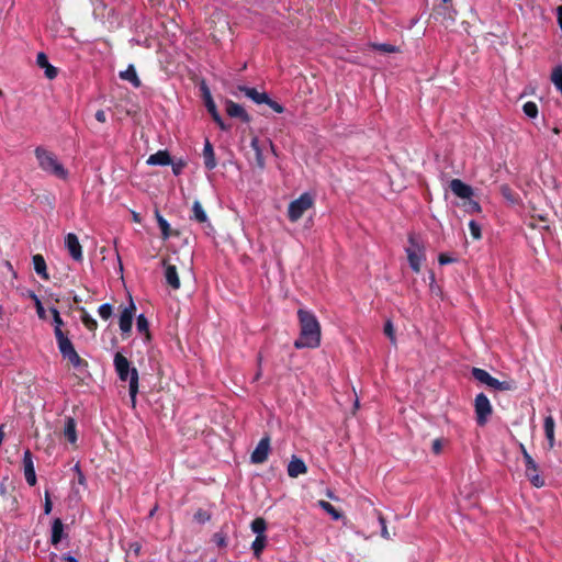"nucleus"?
Returning <instances> with one entry per match:
<instances>
[{
	"label": "nucleus",
	"instance_id": "f257e3e1",
	"mask_svg": "<svg viewBox=\"0 0 562 562\" xmlns=\"http://www.w3.org/2000/svg\"><path fill=\"white\" fill-rule=\"evenodd\" d=\"M300 336L294 341L296 349L317 348L321 345V325L315 315L305 310L297 311Z\"/></svg>",
	"mask_w": 562,
	"mask_h": 562
},
{
	"label": "nucleus",
	"instance_id": "6e6552de",
	"mask_svg": "<svg viewBox=\"0 0 562 562\" xmlns=\"http://www.w3.org/2000/svg\"><path fill=\"white\" fill-rule=\"evenodd\" d=\"M57 345L64 359L68 360L75 368L87 366V362L80 358L75 350L70 339L66 335H58Z\"/></svg>",
	"mask_w": 562,
	"mask_h": 562
},
{
	"label": "nucleus",
	"instance_id": "e2e57ef3",
	"mask_svg": "<svg viewBox=\"0 0 562 562\" xmlns=\"http://www.w3.org/2000/svg\"><path fill=\"white\" fill-rule=\"evenodd\" d=\"M2 94H3V92H2V90L0 89V97H2Z\"/></svg>",
	"mask_w": 562,
	"mask_h": 562
},
{
	"label": "nucleus",
	"instance_id": "c85d7f7f",
	"mask_svg": "<svg viewBox=\"0 0 562 562\" xmlns=\"http://www.w3.org/2000/svg\"><path fill=\"white\" fill-rule=\"evenodd\" d=\"M250 528L254 533L257 535V537H266L265 531L267 529L266 520L261 517H258L252 520Z\"/></svg>",
	"mask_w": 562,
	"mask_h": 562
},
{
	"label": "nucleus",
	"instance_id": "9b49d317",
	"mask_svg": "<svg viewBox=\"0 0 562 562\" xmlns=\"http://www.w3.org/2000/svg\"><path fill=\"white\" fill-rule=\"evenodd\" d=\"M409 244L411 246L406 249L409 266L415 272H419L425 260L424 249L413 237L409 238Z\"/></svg>",
	"mask_w": 562,
	"mask_h": 562
},
{
	"label": "nucleus",
	"instance_id": "0eeeda50",
	"mask_svg": "<svg viewBox=\"0 0 562 562\" xmlns=\"http://www.w3.org/2000/svg\"><path fill=\"white\" fill-rule=\"evenodd\" d=\"M236 90L244 93L245 97L249 98L256 104H267L276 113H282L284 111V108L280 103L270 99L266 92H259L256 88L237 85Z\"/></svg>",
	"mask_w": 562,
	"mask_h": 562
},
{
	"label": "nucleus",
	"instance_id": "c9c22d12",
	"mask_svg": "<svg viewBox=\"0 0 562 562\" xmlns=\"http://www.w3.org/2000/svg\"><path fill=\"white\" fill-rule=\"evenodd\" d=\"M372 48L385 54L397 53L400 49L397 46L386 43H373Z\"/></svg>",
	"mask_w": 562,
	"mask_h": 562
},
{
	"label": "nucleus",
	"instance_id": "8fccbe9b",
	"mask_svg": "<svg viewBox=\"0 0 562 562\" xmlns=\"http://www.w3.org/2000/svg\"><path fill=\"white\" fill-rule=\"evenodd\" d=\"M442 450V441L440 439H436L432 442V451L438 454Z\"/></svg>",
	"mask_w": 562,
	"mask_h": 562
},
{
	"label": "nucleus",
	"instance_id": "37998d69",
	"mask_svg": "<svg viewBox=\"0 0 562 562\" xmlns=\"http://www.w3.org/2000/svg\"><path fill=\"white\" fill-rule=\"evenodd\" d=\"M469 228H470V232H471V235L474 239H480L481 238V227L480 225L475 222V221H471L469 223Z\"/></svg>",
	"mask_w": 562,
	"mask_h": 562
},
{
	"label": "nucleus",
	"instance_id": "473e14b6",
	"mask_svg": "<svg viewBox=\"0 0 562 562\" xmlns=\"http://www.w3.org/2000/svg\"><path fill=\"white\" fill-rule=\"evenodd\" d=\"M317 505L328 515H330L334 520H338L341 518L340 512H338L330 503L326 501H318Z\"/></svg>",
	"mask_w": 562,
	"mask_h": 562
},
{
	"label": "nucleus",
	"instance_id": "f8f14e48",
	"mask_svg": "<svg viewBox=\"0 0 562 562\" xmlns=\"http://www.w3.org/2000/svg\"><path fill=\"white\" fill-rule=\"evenodd\" d=\"M269 151L274 153L272 143H250L247 155L249 159H255L258 167H265V155Z\"/></svg>",
	"mask_w": 562,
	"mask_h": 562
},
{
	"label": "nucleus",
	"instance_id": "cd10ccee",
	"mask_svg": "<svg viewBox=\"0 0 562 562\" xmlns=\"http://www.w3.org/2000/svg\"><path fill=\"white\" fill-rule=\"evenodd\" d=\"M64 525L59 518H56L53 521L52 526V543L54 546L58 544L63 538Z\"/></svg>",
	"mask_w": 562,
	"mask_h": 562
},
{
	"label": "nucleus",
	"instance_id": "dca6fc26",
	"mask_svg": "<svg viewBox=\"0 0 562 562\" xmlns=\"http://www.w3.org/2000/svg\"><path fill=\"white\" fill-rule=\"evenodd\" d=\"M65 246L74 260H82V247L78 237L74 233L67 234L65 237Z\"/></svg>",
	"mask_w": 562,
	"mask_h": 562
},
{
	"label": "nucleus",
	"instance_id": "ea45409f",
	"mask_svg": "<svg viewBox=\"0 0 562 562\" xmlns=\"http://www.w3.org/2000/svg\"><path fill=\"white\" fill-rule=\"evenodd\" d=\"M384 334L390 338L392 344L396 342L395 329L391 321H387L384 325Z\"/></svg>",
	"mask_w": 562,
	"mask_h": 562
},
{
	"label": "nucleus",
	"instance_id": "f3484780",
	"mask_svg": "<svg viewBox=\"0 0 562 562\" xmlns=\"http://www.w3.org/2000/svg\"><path fill=\"white\" fill-rule=\"evenodd\" d=\"M134 313H135V305L133 302H131L130 305L126 306L121 312L119 325H120V329L122 330V333L131 331Z\"/></svg>",
	"mask_w": 562,
	"mask_h": 562
},
{
	"label": "nucleus",
	"instance_id": "423d86ee",
	"mask_svg": "<svg viewBox=\"0 0 562 562\" xmlns=\"http://www.w3.org/2000/svg\"><path fill=\"white\" fill-rule=\"evenodd\" d=\"M472 375L480 383L485 384L487 387L495 391H512L516 387L513 380L499 381L493 378L487 371L480 368H473Z\"/></svg>",
	"mask_w": 562,
	"mask_h": 562
},
{
	"label": "nucleus",
	"instance_id": "7ed1b4c3",
	"mask_svg": "<svg viewBox=\"0 0 562 562\" xmlns=\"http://www.w3.org/2000/svg\"><path fill=\"white\" fill-rule=\"evenodd\" d=\"M35 157L38 167L44 172L61 180H66L68 178V170L59 161L58 157L50 150L43 146H38L35 148Z\"/></svg>",
	"mask_w": 562,
	"mask_h": 562
},
{
	"label": "nucleus",
	"instance_id": "680f3d73",
	"mask_svg": "<svg viewBox=\"0 0 562 562\" xmlns=\"http://www.w3.org/2000/svg\"><path fill=\"white\" fill-rule=\"evenodd\" d=\"M449 1H450V0H442V2H445V3L449 2Z\"/></svg>",
	"mask_w": 562,
	"mask_h": 562
},
{
	"label": "nucleus",
	"instance_id": "6ab92c4d",
	"mask_svg": "<svg viewBox=\"0 0 562 562\" xmlns=\"http://www.w3.org/2000/svg\"><path fill=\"white\" fill-rule=\"evenodd\" d=\"M450 189L458 198L465 200L473 196V189L461 181L460 179H453L450 181Z\"/></svg>",
	"mask_w": 562,
	"mask_h": 562
},
{
	"label": "nucleus",
	"instance_id": "79ce46f5",
	"mask_svg": "<svg viewBox=\"0 0 562 562\" xmlns=\"http://www.w3.org/2000/svg\"><path fill=\"white\" fill-rule=\"evenodd\" d=\"M99 315L103 319H109L112 315V306L110 304H102L98 311Z\"/></svg>",
	"mask_w": 562,
	"mask_h": 562
},
{
	"label": "nucleus",
	"instance_id": "9d476101",
	"mask_svg": "<svg viewBox=\"0 0 562 562\" xmlns=\"http://www.w3.org/2000/svg\"><path fill=\"white\" fill-rule=\"evenodd\" d=\"M201 97L207 109V112L212 115L213 120L222 127L225 128L224 123L220 113L217 112L216 104L212 98L211 90L205 80H202L199 85Z\"/></svg>",
	"mask_w": 562,
	"mask_h": 562
},
{
	"label": "nucleus",
	"instance_id": "052dcab7",
	"mask_svg": "<svg viewBox=\"0 0 562 562\" xmlns=\"http://www.w3.org/2000/svg\"><path fill=\"white\" fill-rule=\"evenodd\" d=\"M134 221L138 222V215L136 213H134Z\"/></svg>",
	"mask_w": 562,
	"mask_h": 562
},
{
	"label": "nucleus",
	"instance_id": "f03ea898",
	"mask_svg": "<svg viewBox=\"0 0 562 562\" xmlns=\"http://www.w3.org/2000/svg\"><path fill=\"white\" fill-rule=\"evenodd\" d=\"M114 368L122 381H128L130 383V396L132 406L136 405V396L138 393V372L136 368H131L130 361L121 352H116L114 356Z\"/></svg>",
	"mask_w": 562,
	"mask_h": 562
},
{
	"label": "nucleus",
	"instance_id": "2f4dec72",
	"mask_svg": "<svg viewBox=\"0 0 562 562\" xmlns=\"http://www.w3.org/2000/svg\"><path fill=\"white\" fill-rule=\"evenodd\" d=\"M193 218L199 223L207 222V215L199 201H195L192 206Z\"/></svg>",
	"mask_w": 562,
	"mask_h": 562
},
{
	"label": "nucleus",
	"instance_id": "4468645a",
	"mask_svg": "<svg viewBox=\"0 0 562 562\" xmlns=\"http://www.w3.org/2000/svg\"><path fill=\"white\" fill-rule=\"evenodd\" d=\"M270 438L268 436L263 437L252 451L250 456V461L254 464H261L267 461L270 453Z\"/></svg>",
	"mask_w": 562,
	"mask_h": 562
},
{
	"label": "nucleus",
	"instance_id": "b1692460",
	"mask_svg": "<svg viewBox=\"0 0 562 562\" xmlns=\"http://www.w3.org/2000/svg\"><path fill=\"white\" fill-rule=\"evenodd\" d=\"M554 428L555 423L553 417L551 415L547 416L543 420V429L550 449H552L555 445Z\"/></svg>",
	"mask_w": 562,
	"mask_h": 562
},
{
	"label": "nucleus",
	"instance_id": "a19ab883",
	"mask_svg": "<svg viewBox=\"0 0 562 562\" xmlns=\"http://www.w3.org/2000/svg\"><path fill=\"white\" fill-rule=\"evenodd\" d=\"M32 299L34 300V303H35L37 316L41 319H45L46 318V311L43 307L41 300L35 294H32Z\"/></svg>",
	"mask_w": 562,
	"mask_h": 562
},
{
	"label": "nucleus",
	"instance_id": "5701e85b",
	"mask_svg": "<svg viewBox=\"0 0 562 562\" xmlns=\"http://www.w3.org/2000/svg\"><path fill=\"white\" fill-rule=\"evenodd\" d=\"M119 77L122 80L131 82L134 88H139L142 86V81L137 76L134 65H128L125 70L120 71Z\"/></svg>",
	"mask_w": 562,
	"mask_h": 562
},
{
	"label": "nucleus",
	"instance_id": "393cba45",
	"mask_svg": "<svg viewBox=\"0 0 562 562\" xmlns=\"http://www.w3.org/2000/svg\"><path fill=\"white\" fill-rule=\"evenodd\" d=\"M147 164L151 166H167L171 164V159L166 150H159L148 157Z\"/></svg>",
	"mask_w": 562,
	"mask_h": 562
},
{
	"label": "nucleus",
	"instance_id": "4d7b16f0",
	"mask_svg": "<svg viewBox=\"0 0 562 562\" xmlns=\"http://www.w3.org/2000/svg\"><path fill=\"white\" fill-rule=\"evenodd\" d=\"M64 559L67 560L68 562H78L75 558H72L70 555H67Z\"/></svg>",
	"mask_w": 562,
	"mask_h": 562
},
{
	"label": "nucleus",
	"instance_id": "603ef678",
	"mask_svg": "<svg viewBox=\"0 0 562 562\" xmlns=\"http://www.w3.org/2000/svg\"><path fill=\"white\" fill-rule=\"evenodd\" d=\"M557 16H558V24L560 29L562 30V4L558 7L557 9Z\"/></svg>",
	"mask_w": 562,
	"mask_h": 562
},
{
	"label": "nucleus",
	"instance_id": "72a5a7b5",
	"mask_svg": "<svg viewBox=\"0 0 562 562\" xmlns=\"http://www.w3.org/2000/svg\"><path fill=\"white\" fill-rule=\"evenodd\" d=\"M267 544V537H256L254 542L251 543V549L254 551V554L256 558H259L266 548Z\"/></svg>",
	"mask_w": 562,
	"mask_h": 562
},
{
	"label": "nucleus",
	"instance_id": "bf43d9fd",
	"mask_svg": "<svg viewBox=\"0 0 562 562\" xmlns=\"http://www.w3.org/2000/svg\"><path fill=\"white\" fill-rule=\"evenodd\" d=\"M327 496L330 497V498H334V495L330 491L327 492Z\"/></svg>",
	"mask_w": 562,
	"mask_h": 562
},
{
	"label": "nucleus",
	"instance_id": "412c9836",
	"mask_svg": "<svg viewBox=\"0 0 562 562\" xmlns=\"http://www.w3.org/2000/svg\"><path fill=\"white\" fill-rule=\"evenodd\" d=\"M63 434H64V437L69 441V443H71L74 446L77 443V440H78L77 424L72 417L65 418Z\"/></svg>",
	"mask_w": 562,
	"mask_h": 562
},
{
	"label": "nucleus",
	"instance_id": "20e7f679",
	"mask_svg": "<svg viewBox=\"0 0 562 562\" xmlns=\"http://www.w3.org/2000/svg\"><path fill=\"white\" fill-rule=\"evenodd\" d=\"M161 265L166 283L172 290H179L181 286L179 272L191 271V262L188 265L179 256H168L162 259Z\"/></svg>",
	"mask_w": 562,
	"mask_h": 562
},
{
	"label": "nucleus",
	"instance_id": "7c9ffc66",
	"mask_svg": "<svg viewBox=\"0 0 562 562\" xmlns=\"http://www.w3.org/2000/svg\"><path fill=\"white\" fill-rule=\"evenodd\" d=\"M136 327H137V330L140 334L145 335V339H146V341H148L150 339L149 324H148V321L146 319V317L143 314H140L137 317Z\"/></svg>",
	"mask_w": 562,
	"mask_h": 562
},
{
	"label": "nucleus",
	"instance_id": "a211bd4d",
	"mask_svg": "<svg viewBox=\"0 0 562 562\" xmlns=\"http://www.w3.org/2000/svg\"><path fill=\"white\" fill-rule=\"evenodd\" d=\"M23 468L24 476L29 485L34 486L36 484V474L33 463V458L30 450H26L23 456Z\"/></svg>",
	"mask_w": 562,
	"mask_h": 562
},
{
	"label": "nucleus",
	"instance_id": "58836bf2",
	"mask_svg": "<svg viewBox=\"0 0 562 562\" xmlns=\"http://www.w3.org/2000/svg\"><path fill=\"white\" fill-rule=\"evenodd\" d=\"M82 324L86 326L87 329L93 331L97 328V321L89 315L87 312H83L81 316Z\"/></svg>",
	"mask_w": 562,
	"mask_h": 562
},
{
	"label": "nucleus",
	"instance_id": "aec40b11",
	"mask_svg": "<svg viewBox=\"0 0 562 562\" xmlns=\"http://www.w3.org/2000/svg\"><path fill=\"white\" fill-rule=\"evenodd\" d=\"M36 64L40 68L45 70L47 79H55L58 75L57 68L49 64L48 57L45 53L40 52L36 56Z\"/></svg>",
	"mask_w": 562,
	"mask_h": 562
},
{
	"label": "nucleus",
	"instance_id": "2eb2a0df",
	"mask_svg": "<svg viewBox=\"0 0 562 562\" xmlns=\"http://www.w3.org/2000/svg\"><path fill=\"white\" fill-rule=\"evenodd\" d=\"M225 111L229 117L238 119L239 121H241L244 123L250 122V116L246 112V110L240 104H238L232 100L225 101Z\"/></svg>",
	"mask_w": 562,
	"mask_h": 562
},
{
	"label": "nucleus",
	"instance_id": "bb28decb",
	"mask_svg": "<svg viewBox=\"0 0 562 562\" xmlns=\"http://www.w3.org/2000/svg\"><path fill=\"white\" fill-rule=\"evenodd\" d=\"M203 159L204 165L209 170H212L216 167V159L214 155V150L211 143H205L203 149Z\"/></svg>",
	"mask_w": 562,
	"mask_h": 562
},
{
	"label": "nucleus",
	"instance_id": "4c0bfd02",
	"mask_svg": "<svg viewBox=\"0 0 562 562\" xmlns=\"http://www.w3.org/2000/svg\"><path fill=\"white\" fill-rule=\"evenodd\" d=\"M522 111L528 117L535 119L538 115V105L532 101H528L524 104Z\"/></svg>",
	"mask_w": 562,
	"mask_h": 562
},
{
	"label": "nucleus",
	"instance_id": "49530a36",
	"mask_svg": "<svg viewBox=\"0 0 562 562\" xmlns=\"http://www.w3.org/2000/svg\"><path fill=\"white\" fill-rule=\"evenodd\" d=\"M44 512L46 515L50 514V512H52V501H50L48 492L45 493Z\"/></svg>",
	"mask_w": 562,
	"mask_h": 562
},
{
	"label": "nucleus",
	"instance_id": "3c124183",
	"mask_svg": "<svg viewBox=\"0 0 562 562\" xmlns=\"http://www.w3.org/2000/svg\"><path fill=\"white\" fill-rule=\"evenodd\" d=\"M519 449H520V451H521V454H522V458H524L525 463L527 462V458H532V457L528 453L527 449L525 448V446H524L522 443H520V445H519Z\"/></svg>",
	"mask_w": 562,
	"mask_h": 562
},
{
	"label": "nucleus",
	"instance_id": "c756f323",
	"mask_svg": "<svg viewBox=\"0 0 562 562\" xmlns=\"http://www.w3.org/2000/svg\"><path fill=\"white\" fill-rule=\"evenodd\" d=\"M50 312L53 315L55 337H56V339H58L59 334L65 335V333L61 330V326H63L64 322L59 315V312L55 307L50 308Z\"/></svg>",
	"mask_w": 562,
	"mask_h": 562
},
{
	"label": "nucleus",
	"instance_id": "13d9d810",
	"mask_svg": "<svg viewBox=\"0 0 562 562\" xmlns=\"http://www.w3.org/2000/svg\"><path fill=\"white\" fill-rule=\"evenodd\" d=\"M261 376V370L259 369L255 375V380H258Z\"/></svg>",
	"mask_w": 562,
	"mask_h": 562
},
{
	"label": "nucleus",
	"instance_id": "e433bc0d",
	"mask_svg": "<svg viewBox=\"0 0 562 562\" xmlns=\"http://www.w3.org/2000/svg\"><path fill=\"white\" fill-rule=\"evenodd\" d=\"M462 207L468 213H480L481 206L480 204L474 201L472 198L463 200Z\"/></svg>",
	"mask_w": 562,
	"mask_h": 562
},
{
	"label": "nucleus",
	"instance_id": "de8ad7c7",
	"mask_svg": "<svg viewBox=\"0 0 562 562\" xmlns=\"http://www.w3.org/2000/svg\"><path fill=\"white\" fill-rule=\"evenodd\" d=\"M438 261L440 265H447V263H451L454 261L453 258H451L450 256L446 255V254H440L439 257H438Z\"/></svg>",
	"mask_w": 562,
	"mask_h": 562
},
{
	"label": "nucleus",
	"instance_id": "f704fd0d",
	"mask_svg": "<svg viewBox=\"0 0 562 562\" xmlns=\"http://www.w3.org/2000/svg\"><path fill=\"white\" fill-rule=\"evenodd\" d=\"M156 220L158 223V226L161 231V235L164 239H168L170 237V225L169 223L160 215V213L156 212Z\"/></svg>",
	"mask_w": 562,
	"mask_h": 562
},
{
	"label": "nucleus",
	"instance_id": "4be33fe9",
	"mask_svg": "<svg viewBox=\"0 0 562 562\" xmlns=\"http://www.w3.org/2000/svg\"><path fill=\"white\" fill-rule=\"evenodd\" d=\"M307 467L304 461L297 457H292L288 464V474L290 477H297L299 475L305 474Z\"/></svg>",
	"mask_w": 562,
	"mask_h": 562
},
{
	"label": "nucleus",
	"instance_id": "864d4df0",
	"mask_svg": "<svg viewBox=\"0 0 562 562\" xmlns=\"http://www.w3.org/2000/svg\"><path fill=\"white\" fill-rule=\"evenodd\" d=\"M77 479H78V483H79L80 485H85V484H86V476H85V474H83V473H79V474H78V476H77Z\"/></svg>",
	"mask_w": 562,
	"mask_h": 562
},
{
	"label": "nucleus",
	"instance_id": "39448f33",
	"mask_svg": "<svg viewBox=\"0 0 562 562\" xmlns=\"http://www.w3.org/2000/svg\"><path fill=\"white\" fill-rule=\"evenodd\" d=\"M315 204V195L310 192L302 193L288 205L286 216L291 223H296Z\"/></svg>",
	"mask_w": 562,
	"mask_h": 562
},
{
	"label": "nucleus",
	"instance_id": "a18cd8bd",
	"mask_svg": "<svg viewBox=\"0 0 562 562\" xmlns=\"http://www.w3.org/2000/svg\"><path fill=\"white\" fill-rule=\"evenodd\" d=\"M379 521L381 524V536L385 539H390V533L386 528L385 519L383 518V516H379Z\"/></svg>",
	"mask_w": 562,
	"mask_h": 562
},
{
	"label": "nucleus",
	"instance_id": "ddd939ff",
	"mask_svg": "<svg viewBox=\"0 0 562 562\" xmlns=\"http://www.w3.org/2000/svg\"><path fill=\"white\" fill-rule=\"evenodd\" d=\"M525 475L530 484L537 488H541L546 485V480L540 474L539 467L533 458H527V462L525 463Z\"/></svg>",
	"mask_w": 562,
	"mask_h": 562
},
{
	"label": "nucleus",
	"instance_id": "5fc2aeb1",
	"mask_svg": "<svg viewBox=\"0 0 562 562\" xmlns=\"http://www.w3.org/2000/svg\"><path fill=\"white\" fill-rule=\"evenodd\" d=\"M172 169H173V172L176 175H178L180 172V170H181V165H173Z\"/></svg>",
	"mask_w": 562,
	"mask_h": 562
},
{
	"label": "nucleus",
	"instance_id": "1a4fd4ad",
	"mask_svg": "<svg viewBox=\"0 0 562 562\" xmlns=\"http://www.w3.org/2000/svg\"><path fill=\"white\" fill-rule=\"evenodd\" d=\"M474 411L477 425L484 426L493 413L492 404L485 394L480 393L476 395Z\"/></svg>",
	"mask_w": 562,
	"mask_h": 562
},
{
	"label": "nucleus",
	"instance_id": "a878e982",
	"mask_svg": "<svg viewBox=\"0 0 562 562\" xmlns=\"http://www.w3.org/2000/svg\"><path fill=\"white\" fill-rule=\"evenodd\" d=\"M33 266L35 272L41 276L44 280H48V273L46 268L45 259L42 255H34L33 258Z\"/></svg>",
	"mask_w": 562,
	"mask_h": 562
},
{
	"label": "nucleus",
	"instance_id": "c03bdc74",
	"mask_svg": "<svg viewBox=\"0 0 562 562\" xmlns=\"http://www.w3.org/2000/svg\"><path fill=\"white\" fill-rule=\"evenodd\" d=\"M213 541L216 543L217 547H221V548L226 547V544H227L226 536L223 532H216L213 536Z\"/></svg>",
	"mask_w": 562,
	"mask_h": 562
},
{
	"label": "nucleus",
	"instance_id": "6e6d98bb",
	"mask_svg": "<svg viewBox=\"0 0 562 562\" xmlns=\"http://www.w3.org/2000/svg\"><path fill=\"white\" fill-rule=\"evenodd\" d=\"M74 471L77 473V475L79 473H82L81 469H80V465L77 463L75 467H74Z\"/></svg>",
	"mask_w": 562,
	"mask_h": 562
},
{
	"label": "nucleus",
	"instance_id": "09e8293b",
	"mask_svg": "<svg viewBox=\"0 0 562 562\" xmlns=\"http://www.w3.org/2000/svg\"><path fill=\"white\" fill-rule=\"evenodd\" d=\"M94 117L98 122L104 123L106 121V114L104 110H98L94 114Z\"/></svg>",
	"mask_w": 562,
	"mask_h": 562
}]
</instances>
